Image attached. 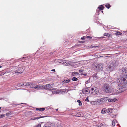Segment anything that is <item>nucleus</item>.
<instances>
[{
    "label": "nucleus",
    "mask_w": 127,
    "mask_h": 127,
    "mask_svg": "<svg viewBox=\"0 0 127 127\" xmlns=\"http://www.w3.org/2000/svg\"><path fill=\"white\" fill-rule=\"evenodd\" d=\"M87 38H92V37L89 36H87L86 37Z\"/></svg>",
    "instance_id": "42"
},
{
    "label": "nucleus",
    "mask_w": 127,
    "mask_h": 127,
    "mask_svg": "<svg viewBox=\"0 0 127 127\" xmlns=\"http://www.w3.org/2000/svg\"><path fill=\"white\" fill-rule=\"evenodd\" d=\"M126 79L123 76H121V78L118 79L117 83L119 89L123 88L126 85Z\"/></svg>",
    "instance_id": "1"
},
{
    "label": "nucleus",
    "mask_w": 127,
    "mask_h": 127,
    "mask_svg": "<svg viewBox=\"0 0 127 127\" xmlns=\"http://www.w3.org/2000/svg\"><path fill=\"white\" fill-rule=\"evenodd\" d=\"M122 34V33L120 32H118L116 33V34L117 35H119L121 34Z\"/></svg>",
    "instance_id": "30"
},
{
    "label": "nucleus",
    "mask_w": 127,
    "mask_h": 127,
    "mask_svg": "<svg viewBox=\"0 0 127 127\" xmlns=\"http://www.w3.org/2000/svg\"><path fill=\"white\" fill-rule=\"evenodd\" d=\"M103 12V11H102V12Z\"/></svg>",
    "instance_id": "60"
},
{
    "label": "nucleus",
    "mask_w": 127,
    "mask_h": 127,
    "mask_svg": "<svg viewBox=\"0 0 127 127\" xmlns=\"http://www.w3.org/2000/svg\"><path fill=\"white\" fill-rule=\"evenodd\" d=\"M70 80L68 79H66L64 80L63 82V83H68L69 82H70Z\"/></svg>",
    "instance_id": "15"
},
{
    "label": "nucleus",
    "mask_w": 127,
    "mask_h": 127,
    "mask_svg": "<svg viewBox=\"0 0 127 127\" xmlns=\"http://www.w3.org/2000/svg\"><path fill=\"white\" fill-rule=\"evenodd\" d=\"M120 71L121 73V74L120 76H122L124 77L125 75L127 74V70L124 68H122V69L120 70Z\"/></svg>",
    "instance_id": "6"
},
{
    "label": "nucleus",
    "mask_w": 127,
    "mask_h": 127,
    "mask_svg": "<svg viewBox=\"0 0 127 127\" xmlns=\"http://www.w3.org/2000/svg\"><path fill=\"white\" fill-rule=\"evenodd\" d=\"M17 86H22L21 83H19L17 85Z\"/></svg>",
    "instance_id": "37"
},
{
    "label": "nucleus",
    "mask_w": 127,
    "mask_h": 127,
    "mask_svg": "<svg viewBox=\"0 0 127 127\" xmlns=\"http://www.w3.org/2000/svg\"><path fill=\"white\" fill-rule=\"evenodd\" d=\"M24 69H25V67H17L16 68V70L15 71V73H17L18 74L21 73L23 72Z\"/></svg>",
    "instance_id": "5"
},
{
    "label": "nucleus",
    "mask_w": 127,
    "mask_h": 127,
    "mask_svg": "<svg viewBox=\"0 0 127 127\" xmlns=\"http://www.w3.org/2000/svg\"><path fill=\"white\" fill-rule=\"evenodd\" d=\"M77 102H78L79 103V105H81L82 104V103L81 102V101H80V100H78L77 101Z\"/></svg>",
    "instance_id": "27"
},
{
    "label": "nucleus",
    "mask_w": 127,
    "mask_h": 127,
    "mask_svg": "<svg viewBox=\"0 0 127 127\" xmlns=\"http://www.w3.org/2000/svg\"><path fill=\"white\" fill-rule=\"evenodd\" d=\"M109 34L108 33H104V35L105 36H108Z\"/></svg>",
    "instance_id": "36"
},
{
    "label": "nucleus",
    "mask_w": 127,
    "mask_h": 127,
    "mask_svg": "<svg viewBox=\"0 0 127 127\" xmlns=\"http://www.w3.org/2000/svg\"><path fill=\"white\" fill-rule=\"evenodd\" d=\"M48 85H49V88H52L54 87L53 84H50Z\"/></svg>",
    "instance_id": "25"
},
{
    "label": "nucleus",
    "mask_w": 127,
    "mask_h": 127,
    "mask_svg": "<svg viewBox=\"0 0 127 127\" xmlns=\"http://www.w3.org/2000/svg\"><path fill=\"white\" fill-rule=\"evenodd\" d=\"M45 108H40V111L42 112L44 110Z\"/></svg>",
    "instance_id": "28"
},
{
    "label": "nucleus",
    "mask_w": 127,
    "mask_h": 127,
    "mask_svg": "<svg viewBox=\"0 0 127 127\" xmlns=\"http://www.w3.org/2000/svg\"><path fill=\"white\" fill-rule=\"evenodd\" d=\"M82 75H86L85 74H82Z\"/></svg>",
    "instance_id": "52"
},
{
    "label": "nucleus",
    "mask_w": 127,
    "mask_h": 127,
    "mask_svg": "<svg viewBox=\"0 0 127 127\" xmlns=\"http://www.w3.org/2000/svg\"><path fill=\"white\" fill-rule=\"evenodd\" d=\"M65 90V89L60 90L57 91V93L62 94L64 92L65 93L66 91Z\"/></svg>",
    "instance_id": "13"
},
{
    "label": "nucleus",
    "mask_w": 127,
    "mask_h": 127,
    "mask_svg": "<svg viewBox=\"0 0 127 127\" xmlns=\"http://www.w3.org/2000/svg\"><path fill=\"white\" fill-rule=\"evenodd\" d=\"M85 100L86 101H89V100L88 99V97H87L86 98Z\"/></svg>",
    "instance_id": "40"
},
{
    "label": "nucleus",
    "mask_w": 127,
    "mask_h": 127,
    "mask_svg": "<svg viewBox=\"0 0 127 127\" xmlns=\"http://www.w3.org/2000/svg\"><path fill=\"white\" fill-rule=\"evenodd\" d=\"M112 108H110L108 109L107 110V112L108 113H112Z\"/></svg>",
    "instance_id": "22"
},
{
    "label": "nucleus",
    "mask_w": 127,
    "mask_h": 127,
    "mask_svg": "<svg viewBox=\"0 0 127 127\" xmlns=\"http://www.w3.org/2000/svg\"><path fill=\"white\" fill-rule=\"evenodd\" d=\"M105 6L108 9L110 7V5L109 4H106L105 5Z\"/></svg>",
    "instance_id": "26"
},
{
    "label": "nucleus",
    "mask_w": 127,
    "mask_h": 127,
    "mask_svg": "<svg viewBox=\"0 0 127 127\" xmlns=\"http://www.w3.org/2000/svg\"><path fill=\"white\" fill-rule=\"evenodd\" d=\"M49 85L48 84H46L42 86V88L44 89H48V88L49 87Z\"/></svg>",
    "instance_id": "14"
},
{
    "label": "nucleus",
    "mask_w": 127,
    "mask_h": 127,
    "mask_svg": "<svg viewBox=\"0 0 127 127\" xmlns=\"http://www.w3.org/2000/svg\"><path fill=\"white\" fill-rule=\"evenodd\" d=\"M0 99H2V98H0Z\"/></svg>",
    "instance_id": "61"
},
{
    "label": "nucleus",
    "mask_w": 127,
    "mask_h": 127,
    "mask_svg": "<svg viewBox=\"0 0 127 127\" xmlns=\"http://www.w3.org/2000/svg\"><path fill=\"white\" fill-rule=\"evenodd\" d=\"M88 83V81H86V82H85V83H86V84H87V83Z\"/></svg>",
    "instance_id": "49"
},
{
    "label": "nucleus",
    "mask_w": 127,
    "mask_h": 127,
    "mask_svg": "<svg viewBox=\"0 0 127 127\" xmlns=\"http://www.w3.org/2000/svg\"><path fill=\"white\" fill-rule=\"evenodd\" d=\"M89 92V90L88 88H86L83 90L82 93L84 94H88Z\"/></svg>",
    "instance_id": "7"
},
{
    "label": "nucleus",
    "mask_w": 127,
    "mask_h": 127,
    "mask_svg": "<svg viewBox=\"0 0 127 127\" xmlns=\"http://www.w3.org/2000/svg\"><path fill=\"white\" fill-rule=\"evenodd\" d=\"M58 109H56V111H58Z\"/></svg>",
    "instance_id": "53"
},
{
    "label": "nucleus",
    "mask_w": 127,
    "mask_h": 127,
    "mask_svg": "<svg viewBox=\"0 0 127 127\" xmlns=\"http://www.w3.org/2000/svg\"><path fill=\"white\" fill-rule=\"evenodd\" d=\"M94 68V69L97 70L98 72L101 71L103 70V65L99 63L96 64L95 65Z\"/></svg>",
    "instance_id": "3"
},
{
    "label": "nucleus",
    "mask_w": 127,
    "mask_h": 127,
    "mask_svg": "<svg viewBox=\"0 0 127 127\" xmlns=\"http://www.w3.org/2000/svg\"><path fill=\"white\" fill-rule=\"evenodd\" d=\"M91 93L94 95H97L99 92V90L97 88L95 87H93L91 90Z\"/></svg>",
    "instance_id": "4"
},
{
    "label": "nucleus",
    "mask_w": 127,
    "mask_h": 127,
    "mask_svg": "<svg viewBox=\"0 0 127 127\" xmlns=\"http://www.w3.org/2000/svg\"><path fill=\"white\" fill-rule=\"evenodd\" d=\"M110 55V54H108V55ZM104 55V56H105L106 55Z\"/></svg>",
    "instance_id": "50"
},
{
    "label": "nucleus",
    "mask_w": 127,
    "mask_h": 127,
    "mask_svg": "<svg viewBox=\"0 0 127 127\" xmlns=\"http://www.w3.org/2000/svg\"><path fill=\"white\" fill-rule=\"evenodd\" d=\"M36 127H41V125L40 124H38Z\"/></svg>",
    "instance_id": "39"
},
{
    "label": "nucleus",
    "mask_w": 127,
    "mask_h": 127,
    "mask_svg": "<svg viewBox=\"0 0 127 127\" xmlns=\"http://www.w3.org/2000/svg\"><path fill=\"white\" fill-rule=\"evenodd\" d=\"M96 11H97V10H96Z\"/></svg>",
    "instance_id": "57"
},
{
    "label": "nucleus",
    "mask_w": 127,
    "mask_h": 127,
    "mask_svg": "<svg viewBox=\"0 0 127 127\" xmlns=\"http://www.w3.org/2000/svg\"><path fill=\"white\" fill-rule=\"evenodd\" d=\"M104 8V7L102 5H100L99 7H98V8L99 9V10H103Z\"/></svg>",
    "instance_id": "18"
},
{
    "label": "nucleus",
    "mask_w": 127,
    "mask_h": 127,
    "mask_svg": "<svg viewBox=\"0 0 127 127\" xmlns=\"http://www.w3.org/2000/svg\"><path fill=\"white\" fill-rule=\"evenodd\" d=\"M5 73H4V72H1V74H0V76H2V75H3L4 74H5Z\"/></svg>",
    "instance_id": "41"
},
{
    "label": "nucleus",
    "mask_w": 127,
    "mask_h": 127,
    "mask_svg": "<svg viewBox=\"0 0 127 127\" xmlns=\"http://www.w3.org/2000/svg\"><path fill=\"white\" fill-rule=\"evenodd\" d=\"M115 91H116L115 94H118L119 93H120V92L118 90H117V91L116 90H115Z\"/></svg>",
    "instance_id": "33"
},
{
    "label": "nucleus",
    "mask_w": 127,
    "mask_h": 127,
    "mask_svg": "<svg viewBox=\"0 0 127 127\" xmlns=\"http://www.w3.org/2000/svg\"><path fill=\"white\" fill-rule=\"evenodd\" d=\"M103 37H98V38H103Z\"/></svg>",
    "instance_id": "54"
},
{
    "label": "nucleus",
    "mask_w": 127,
    "mask_h": 127,
    "mask_svg": "<svg viewBox=\"0 0 127 127\" xmlns=\"http://www.w3.org/2000/svg\"><path fill=\"white\" fill-rule=\"evenodd\" d=\"M102 57V56H100V57Z\"/></svg>",
    "instance_id": "62"
},
{
    "label": "nucleus",
    "mask_w": 127,
    "mask_h": 127,
    "mask_svg": "<svg viewBox=\"0 0 127 127\" xmlns=\"http://www.w3.org/2000/svg\"><path fill=\"white\" fill-rule=\"evenodd\" d=\"M26 58V57H23L21 59H24V58Z\"/></svg>",
    "instance_id": "51"
},
{
    "label": "nucleus",
    "mask_w": 127,
    "mask_h": 127,
    "mask_svg": "<svg viewBox=\"0 0 127 127\" xmlns=\"http://www.w3.org/2000/svg\"><path fill=\"white\" fill-rule=\"evenodd\" d=\"M1 109V107H0V109Z\"/></svg>",
    "instance_id": "56"
},
{
    "label": "nucleus",
    "mask_w": 127,
    "mask_h": 127,
    "mask_svg": "<svg viewBox=\"0 0 127 127\" xmlns=\"http://www.w3.org/2000/svg\"><path fill=\"white\" fill-rule=\"evenodd\" d=\"M124 77L126 79V82L127 83V74L125 75L124 76Z\"/></svg>",
    "instance_id": "29"
},
{
    "label": "nucleus",
    "mask_w": 127,
    "mask_h": 127,
    "mask_svg": "<svg viewBox=\"0 0 127 127\" xmlns=\"http://www.w3.org/2000/svg\"><path fill=\"white\" fill-rule=\"evenodd\" d=\"M112 125L113 126H115V122L114 121H112Z\"/></svg>",
    "instance_id": "31"
},
{
    "label": "nucleus",
    "mask_w": 127,
    "mask_h": 127,
    "mask_svg": "<svg viewBox=\"0 0 127 127\" xmlns=\"http://www.w3.org/2000/svg\"><path fill=\"white\" fill-rule=\"evenodd\" d=\"M66 60H62L61 62H60V63L65 65V64H66Z\"/></svg>",
    "instance_id": "20"
},
{
    "label": "nucleus",
    "mask_w": 127,
    "mask_h": 127,
    "mask_svg": "<svg viewBox=\"0 0 127 127\" xmlns=\"http://www.w3.org/2000/svg\"><path fill=\"white\" fill-rule=\"evenodd\" d=\"M103 90L105 92L107 93H110L112 91V89L108 84H105L102 87Z\"/></svg>",
    "instance_id": "2"
},
{
    "label": "nucleus",
    "mask_w": 127,
    "mask_h": 127,
    "mask_svg": "<svg viewBox=\"0 0 127 127\" xmlns=\"http://www.w3.org/2000/svg\"><path fill=\"white\" fill-rule=\"evenodd\" d=\"M17 104H12L13 106H17Z\"/></svg>",
    "instance_id": "45"
},
{
    "label": "nucleus",
    "mask_w": 127,
    "mask_h": 127,
    "mask_svg": "<svg viewBox=\"0 0 127 127\" xmlns=\"http://www.w3.org/2000/svg\"><path fill=\"white\" fill-rule=\"evenodd\" d=\"M81 39L82 40H84V36H83V37H82L81 38Z\"/></svg>",
    "instance_id": "44"
},
{
    "label": "nucleus",
    "mask_w": 127,
    "mask_h": 127,
    "mask_svg": "<svg viewBox=\"0 0 127 127\" xmlns=\"http://www.w3.org/2000/svg\"><path fill=\"white\" fill-rule=\"evenodd\" d=\"M24 85L25 86H28L29 85H31V88H33L34 87V86L32 85L33 83L31 82H28L27 83H24Z\"/></svg>",
    "instance_id": "8"
},
{
    "label": "nucleus",
    "mask_w": 127,
    "mask_h": 127,
    "mask_svg": "<svg viewBox=\"0 0 127 127\" xmlns=\"http://www.w3.org/2000/svg\"><path fill=\"white\" fill-rule=\"evenodd\" d=\"M78 80V79L77 78L75 77H73L72 79V80L74 81H77Z\"/></svg>",
    "instance_id": "24"
},
{
    "label": "nucleus",
    "mask_w": 127,
    "mask_h": 127,
    "mask_svg": "<svg viewBox=\"0 0 127 127\" xmlns=\"http://www.w3.org/2000/svg\"><path fill=\"white\" fill-rule=\"evenodd\" d=\"M78 74V73L77 72H72V76H75L76 75Z\"/></svg>",
    "instance_id": "17"
},
{
    "label": "nucleus",
    "mask_w": 127,
    "mask_h": 127,
    "mask_svg": "<svg viewBox=\"0 0 127 127\" xmlns=\"http://www.w3.org/2000/svg\"><path fill=\"white\" fill-rule=\"evenodd\" d=\"M0 112H1V111H0Z\"/></svg>",
    "instance_id": "63"
},
{
    "label": "nucleus",
    "mask_w": 127,
    "mask_h": 127,
    "mask_svg": "<svg viewBox=\"0 0 127 127\" xmlns=\"http://www.w3.org/2000/svg\"><path fill=\"white\" fill-rule=\"evenodd\" d=\"M108 99H109V98L108 97H103L100 99V101L102 102H104L106 101Z\"/></svg>",
    "instance_id": "10"
},
{
    "label": "nucleus",
    "mask_w": 127,
    "mask_h": 127,
    "mask_svg": "<svg viewBox=\"0 0 127 127\" xmlns=\"http://www.w3.org/2000/svg\"><path fill=\"white\" fill-rule=\"evenodd\" d=\"M106 109L105 108L103 109L101 111V112L102 114H104L106 112Z\"/></svg>",
    "instance_id": "19"
},
{
    "label": "nucleus",
    "mask_w": 127,
    "mask_h": 127,
    "mask_svg": "<svg viewBox=\"0 0 127 127\" xmlns=\"http://www.w3.org/2000/svg\"><path fill=\"white\" fill-rule=\"evenodd\" d=\"M116 100L115 98H113V99H109L108 102H113L116 101Z\"/></svg>",
    "instance_id": "16"
},
{
    "label": "nucleus",
    "mask_w": 127,
    "mask_h": 127,
    "mask_svg": "<svg viewBox=\"0 0 127 127\" xmlns=\"http://www.w3.org/2000/svg\"><path fill=\"white\" fill-rule=\"evenodd\" d=\"M58 126H59L58 125L57 127H58Z\"/></svg>",
    "instance_id": "59"
},
{
    "label": "nucleus",
    "mask_w": 127,
    "mask_h": 127,
    "mask_svg": "<svg viewBox=\"0 0 127 127\" xmlns=\"http://www.w3.org/2000/svg\"><path fill=\"white\" fill-rule=\"evenodd\" d=\"M21 85H22V86H25L24 85V83H21Z\"/></svg>",
    "instance_id": "47"
},
{
    "label": "nucleus",
    "mask_w": 127,
    "mask_h": 127,
    "mask_svg": "<svg viewBox=\"0 0 127 127\" xmlns=\"http://www.w3.org/2000/svg\"><path fill=\"white\" fill-rule=\"evenodd\" d=\"M46 116H39V117H33L31 119V120H35L36 119H38L40 118H43V117H45Z\"/></svg>",
    "instance_id": "12"
},
{
    "label": "nucleus",
    "mask_w": 127,
    "mask_h": 127,
    "mask_svg": "<svg viewBox=\"0 0 127 127\" xmlns=\"http://www.w3.org/2000/svg\"><path fill=\"white\" fill-rule=\"evenodd\" d=\"M51 71H53L54 72H55V69H53L51 70Z\"/></svg>",
    "instance_id": "48"
},
{
    "label": "nucleus",
    "mask_w": 127,
    "mask_h": 127,
    "mask_svg": "<svg viewBox=\"0 0 127 127\" xmlns=\"http://www.w3.org/2000/svg\"><path fill=\"white\" fill-rule=\"evenodd\" d=\"M91 103L92 105H95L96 104V101H93L91 102Z\"/></svg>",
    "instance_id": "23"
},
{
    "label": "nucleus",
    "mask_w": 127,
    "mask_h": 127,
    "mask_svg": "<svg viewBox=\"0 0 127 127\" xmlns=\"http://www.w3.org/2000/svg\"><path fill=\"white\" fill-rule=\"evenodd\" d=\"M109 67L110 69H114L116 67V63L111 64L109 65Z\"/></svg>",
    "instance_id": "9"
},
{
    "label": "nucleus",
    "mask_w": 127,
    "mask_h": 127,
    "mask_svg": "<svg viewBox=\"0 0 127 127\" xmlns=\"http://www.w3.org/2000/svg\"><path fill=\"white\" fill-rule=\"evenodd\" d=\"M76 116H78V117H80L81 116V115H80V114H79V113H78H78H77L76 115Z\"/></svg>",
    "instance_id": "34"
},
{
    "label": "nucleus",
    "mask_w": 127,
    "mask_h": 127,
    "mask_svg": "<svg viewBox=\"0 0 127 127\" xmlns=\"http://www.w3.org/2000/svg\"><path fill=\"white\" fill-rule=\"evenodd\" d=\"M43 127H51V126H46V125H44Z\"/></svg>",
    "instance_id": "43"
},
{
    "label": "nucleus",
    "mask_w": 127,
    "mask_h": 127,
    "mask_svg": "<svg viewBox=\"0 0 127 127\" xmlns=\"http://www.w3.org/2000/svg\"><path fill=\"white\" fill-rule=\"evenodd\" d=\"M71 63L70 62L68 61L67 60H66V64H65V65H68L70 64V63Z\"/></svg>",
    "instance_id": "21"
},
{
    "label": "nucleus",
    "mask_w": 127,
    "mask_h": 127,
    "mask_svg": "<svg viewBox=\"0 0 127 127\" xmlns=\"http://www.w3.org/2000/svg\"><path fill=\"white\" fill-rule=\"evenodd\" d=\"M83 71H84V70H83L81 69V70H79V72L80 73H82V72Z\"/></svg>",
    "instance_id": "38"
},
{
    "label": "nucleus",
    "mask_w": 127,
    "mask_h": 127,
    "mask_svg": "<svg viewBox=\"0 0 127 127\" xmlns=\"http://www.w3.org/2000/svg\"><path fill=\"white\" fill-rule=\"evenodd\" d=\"M1 118L4 117L5 116V115L4 114H2V115H0Z\"/></svg>",
    "instance_id": "32"
},
{
    "label": "nucleus",
    "mask_w": 127,
    "mask_h": 127,
    "mask_svg": "<svg viewBox=\"0 0 127 127\" xmlns=\"http://www.w3.org/2000/svg\"><path fill=\"white\" fill-rule=\"evenodd\" d=\"M11 114L10 113V112L9 113H6V116H9L10 115H11Z\"/></svg>",
    "instance_id": "35"
},
{
    "label": "nucleus",
    "mask_w": 127,
    "mask_h": 127,
    "mask_svg": "<svg viewBox=\"0 0 127 127\" xmlns=\"http://www.w3.org/2000/svg\"><path fill=\"white\" fill-rule=\"evenodd\" d=\"M2 66H1L0 65V68Z\"/></svg>",
    "instance_id": "55"
},
{
    "label": "nucleus",
    "mask_w": 127,
    "mask_h": 127,
    "mask_svg": "<svg viewBox=\"0 0 127 127\" xmlns=\"http://www.w3.org/2000/svg\"><path fill=\"white\" fill-rule=\"evenodd\" d=\"M40 108H36V111L39 110L40 111Z\"/></svg>",
    "instance_id": "46"
},
{
    "label": "nucleus",
    "mask_w": 127,
    "mask_h": 127,
    "mask_svg": "<svg viewBox=\"0 0 127 127\" xmlns=\"http://www.w3.org/2000/svg\"><path fill=\"white\" fill-rule=\"evenodd\" d=\"M101 124H100V126H100Z\"/></svg>",
    "instance_id": "58"
},
{
    "label": "nucleus",
    "mask_w": 127,
    "mask_h": 127,
    "mask_svg": "<svg viewBox=\"0 0 127 127\" xmlns=\"http://www.w3.org/2000/svg\"><path fill=\"white\" fill-rule=\"evenodd\" d=\"M34 88L35 89L37 90L41 89L42 88L41 85L40 84L36 85V86L34 87Z\"/></svg>",
    "instance_id": "11"
}]
</instances>
